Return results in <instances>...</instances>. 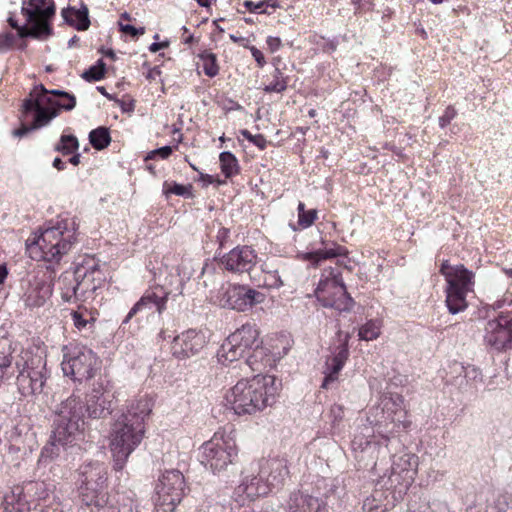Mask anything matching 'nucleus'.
Masks as SVG:
<instances>
[{
    "instance_id": "63",
    "label": "nucleus",
    "mask_w": 512,
    "mask_h": 512,
    "mask_svg": "<svg viewBox=\"0 0 512 512\" xmlns=\"http://www.w3.org/2000/svg\"><path fill=\"white\" fill-rule=\"evenodd\" d=\"M268 49L274 53L282 46V41L279 37L268 36L266 39Z\"/></svg>"
},
{
    "instance_id": "39",
    "label": "nucleus",
    "mask_w": 512,
    "mask_h": 512,
    "mask_svg": "<svg viewBox=\"0 0 512 512\" xmlns=\"http://www.w3.org/2000/svg\"><path fill=\"white\" fill-rule=\"evenodd\" d=\"M88 139L89 143L95 150L101 151L107 148L112 141L110 129L106 126H99L95 129H92L89 132Z\"/></svg>"
},
{
    "instance_id": "64",
    "label": "nucleus",
    "mask_w": 512,
    "mask_h": 512,
    "mask_svg": "<svg viewBox=\"0 0 512 512\" xmlns=\"http://www.w3.org/2000/svg\"><path fill=\"white\" fill-rule=\"evenodd\" d=\"M454 265H450L448 260H444L441 265L439 272L441 275L444 276L445 280L447 281L449 277L452 275V268Z\"/></svg>"
},
{
    "instance_id": "8",
    "label": "nucleus",
    "mask_w": 512,
    "mask_h": 512,
    "mask_svg": "<svg viewBox=\"0 0 512 512\" xmlns=\"http://www.w3.org/2000/svg\"><path fill=\"white\" fill-rule=\"evenodd\" d=\"M16 384L23 396L40 394L50 376L46 355L40 349H26L15 362Z\"/></svg>"
},
{
    "instance_id": "60",
    "label": "nucleus",
    "mask_w": 512,
    "mask_h": 512,
    "mask_svg": "<svg viewBox=\"0 0 512 512\" xmlns=\"http://www.w3.org/2000/svg\"><path fill=\"white\" fill-rule=\"evenodd\" d=\"M243 46L250 50L254 60L256 61L259 68H263L266 64L265 57L263 53L255 46L248 45L247 43H243Z\"/></svg>"
},
{
    "instance_id": "20",
    "label": "nucleus",
    "mask_w": 512,
    "mask_h": 512,
    "mask_svg": "<svg viewBox=\"0 0 512 512\" xmlns=\"http://www.w3.org/2000/svg\"><path fill=\"white\" fill-rule=\"evenodd\" d=\"M207 344L204 331L190 328L173 338L171 353L178 360H186L200 355Z\"/></svg>"
},
{
    "instance_id": "48",
    "label": "nucleus",
    "mask_w": 512,
    "mask_h": 512,
    "mask_svg": "<svg viewBox=\"0 0 512 512\" xmlns=\"http://www.w3.org/2000/svg\"><path fill=\"white\" fill-rule=\"evenodd\" d=\"M380 334V328L373 320L368 321L359 329V338L361 340L370 341L376 339Z\"/></svg>"
},
{
    "instance_id": "47",
    "label": "nucleus",
    "mask_w": 512,
    "mask_h": 512,
    "mask_svg": "<svg viewBox=\"0 0 512 512\" xmlns=\"http://www.w3.org/2000/svg\"><path fill=\"white\" fill-rule=\"evenodd\" d=\"M297 211L298 225L303 229L310 227L317 219V209L306 210L305 204L301 201L298 203Z\"/></svg>"
},
{
    "instance_id": "12",
    "label": "nucleus",
    "mask_w": 512,
    "mask_h": 512,
    "mask_svg": "<svg viewBox=\"0 0 512 512\" xmlns=\"http://www.w3.org/2000/svg\"><path fill=\"white\" fill-rule=\"evenodd\" d=\"M112 398L109 381L105 378H99L93 383L84 400L79 397L83 420L87 421V427L90 431L93 432L91 428L93 422L106 419L112 414Z\"/></svg>"
},
{
    "instance_id": "16",
    "label": "nucleus",
    "mask_w": 512,
    "mask_h": 512,
    "mask_svg": "<svg viewBox=\"0 0 512 512\" xmlns=\"http://www.w3.org/2000/svg\"><path fill=\"white\" fill-rule=\"evenodd\" d=\"M419 457L410 452L399 455L393 454L391 473L388 477H381L380 483L400 489L405 494L412 485L417 473Z\"/></svg>"
},
{
    "instance_id": "21",
    "label": "nucleus",
    "mask_w": 512,
    "mask_h": 512,
    "mask_svg": "<svg viewBox=\"0 0 512 512\" xmlns=\"http://www.w3.org/2000/svg\"><path fill=\"white\" fill-rule=\"evenodd\" d=\"M265 298V294L248 285L234 284L226 290L223 300L225 302L224 306L239 312H245L255 305L263 303Z\"/></svg>"
},
{
    "instance_id": "1",
    "label": "nucleus",
    "mask_w": 512,
    "mask_h": 512,
    "mask_svg": "<svg viewBox=\"0 0 512 512\" xmlns=\"http://www.w3.org/2000/svg\"><path fill=\"white\" fill-rule=\"evenodd\" d=\"M79 397L71 395L61 401L53 410L50 436L42 448L39 461L48 463L63 459L73 461L82 454L86 434L95 438L83 420Z\"/></svg>"
},
{
    "instance_id": "44",
    "label": "nucleus",
    "mask_w": 512,
    "mask_h": 512,
    "mask_svg": "<svg viewBox=\"0 0 512 512\" xmlns=\"http://www.w3.org/2000/svg\"><path fill=\"white\" fill-rule=\"evenodd\" d=\"M79 149V141L73 134H62L59 142L55 145L54 150L63 155H70Z\"/></svg>"
},
{
    "instance_id": "36",
    "label": "nucleus",
    "mask_w": 512,
    "mask_h": 512,
    "mask_svg": "<svg viewBox=\"0 0 512 512\" xmlns=\"http://www.w3.org/2000/svg\"><path fill=\"white\" fill-rule=\"evenodd\" d=\"M261 271L264 274L265 287L279 289L284 285L279 273V264L276 259L264 261L261 264Z\"/></svg>"
},
{
    "instance_id": "11",
    "label": "nucleus",
    "mask_w": 512,
    "mask_h": 512,
    "mask_svg": "<svg viewBox=\"0 0 512 512\" xmlns=\"http://www.w3.org/2000/svg\"><path fill=\"white\" fill-rule=\"evenodd\" d=\"M99 366L98 356L86 346L76 344L63 347L62 371L74 381L91 379Z\"/></svg>"
},
{
    "instance_id": "57",
    "label": "nucleus",
    "mask_w": 512,
    "mask_h": 512,
    "mask_svg": "<svg viewBox=\"0 0 512 512\" xmlns=\"http://www.w3.org/2000/svg\"><path fill=\"white\" fill-rule=\"evenodd\" d=\"M81 77L87 81V82H96L100 81L103 78V71L97 69L93 65L90 66L88 69H86L82 74Z\"/></svg>"
},
{
    "instance_id": "9",
    "label": "nucleus",
    "mask_w": 512,
    "mask_h": 512,
    "mask_svg": "<svg viewBox=\"0 0 512 512\" xmlns=\"http://www.w3.org/2000/svg\"><path fill=\"white\" fill-rule=\"evenodd\" d=\"M337 488L334 479L318 478L311 493L299 490L290 494L285 512H330L327 499Z\"/></svg>"
},
{
    "instance_id": "45",
    "label": "nucleus",
    "mask_w": 512,
    "mask_h": 512,
    "mask_svg": "<svg viewBox=\"0 0 512 512\" xmlns=\"http://www.w3.org/2000/svg\"><path fill=\"white\" fill-rule=\"evenodd\" d=\"M45 94L47 96H50L51 98H52V96H60L63 99L68 100V104H60V102L58 100L54 99V105H52V106L59 109V111L60 110L71 111L76 106V97L74 94H72L70 92H67L64 90H59V89H52V90L47 89V92H45Z\"/></svg>"
},
{
    "instance_id": "58",
    "label": "nucleus",
    "mask_w": 512,
    "mask_h": 512,
    "mask_svg": "<svg viewBox=\"0 0 512 512\" xmlns=\"http://www.w3.org/2000/svg\"><path fill=\"white\" fill-rule=\"evenodd\" d=\"M266 3L267 2L265 0L259 1L258 3L251 0H245L243 2V6L251 13L270 14L266 9H263Z\"/></svg>"
},
{
    "instance_id": "26",
    "label": "nucleus",
    "mask_w": 512,
    "mask_h": 512,
    "mask_svg": "<svg viewBox=\"0 0 512 512\" xmlns=\"http://www.w3.org/2000/svg\"><path fill=\"white\" fill-rule=\"evenodd\" d=\"M254 470H259L260 476L265 478L270 489L279 488L284 485L289 475L287 460L285 458L262 459L252 463Z\"/></svg>"
},
{
    "instance_id": "5",
    "label": "nucleus",
    "mask_w": 512,
    "mask_h": 512,
    "mask_svg": "<svg viewBox=\"0 0 512 512\" xmlns=\"http://www.w3.org/2000/svg\"><path fill=\"white\" fill-rule=\"evenodd\" d=\"M402 403L403 398L400 395H396L395 399L391 398L389 402L385 403L387 411L391 410L394 413V416L391 417V421L389 423L386 420L384 422L377 420L376 416L373 418L371 416H367V424L372 428L373 434H378L380 440L378 442H372L365 439L363 442L362 439H360L358 442L355 438L352 441L355 458L359 462L364 459L365 454L372 452L376 448V445H384L389 453L397 451L401 446V441L395 433H399L400 430H406L410 425V421L405 419V410L400 408Z\"/></svg>"
},
{
    "instance_id": "51",
    "label": "nucleus",
    "mask_w": 512,
    "mask_h": 512,
    "mask_svg": "<svg viewBox=\"0 0 512 512\" xmlns=\"http://www.w3.org/2000/svg\"><path fill=\"white\" fill-rule=\"evenodd\" d=\"M215 241L219 245L217 251L220 252L219 250H222L227 246V244L231 243V230L229 228L221 226V224H218Z\"/></svg>"
},
{
    "instance_id": "2",
    "label": "nucleus",
    "mask_w": 512,
    "mask_h": 512,
    "mask_svg": "<svg viewBox=\"0 0 512 512\" xmlns=\"http://www.w3.org/2000/svg\"><path fill=\"white\" fill-rule=\"evenodd\" d=\"M152 408V400L141 397L115 414L110 439L114 470L120 471L124 468L131 453L143 440L145 422Z\"/></svg>"
},
{
    "instance_id": "7",
    "label": "nucleus",
    "mask_w": 512,
    "mask_h": 512,
    "mask_svg": "<svg viewBox=\"0 0 512 512\" xmlns=\"http://www.w3.org/2000/svg\"><path fill=\"white\" fill-rule=\"evenodd\" d=\"M78 492L83 505L91 512L103 508L108 502V468L100 461H89L78 469Z\"/></svg>"
},
{
    "instance_id": "59",
    "label": "nucleus",
    "mask_w": 512,
    "mask_h": 512,
    "mask_svg": "<svg viewBox=\"0 0 512 512\" xmlns=\"http://www.w3.org/2000/svg\"><path fill=\"white\" fill-rule=\"evenodd\" d=\"M329 417L332 425L335 427L338 425L344 417V409L342 405L334 404L330 408Z\"/></svg>"
},
{
    "instance_id": "19",
    "label": "nucleus",
    "mask_w": 512,
    "mask_h": 512,
    "mask_svg": "<svg viewBox=\"0 0 512 512\" xmlns=\"http://www.w3.org/2000/svg\"><path fill=\"white\" fill-rule=\"evenodd\" d=\"M215 260H219L223 269L231 273H250L257 263V252L249 245H237L229 252L216 251Z\"/></svg>"
},
{
    "instance_id": "38",
    "label": "nucleus",
    "mask_w": 512,
    "mask_h": 512,
    "mask_svg": "<svg viewBox=\"0 0 512 512\" xmlns=\"http://www.w3.org/2000/svg\"><path fill=\"white\" fill-rule=\"evenodd\" d=\"M193 275V268L189 261L182 260L176 268V275H171L170 285L176 284L174 295H180L183 292V287Z\"/></svg>"
},
{
    "instance_id": "49",
    "label": "nucleus",
    "mask_w": 512,
    "mask_h": 512,
    "mask_svg": "<svg viewBox=\"0 0 512 512\" xmlns=\"http://www.w3.org/2000/svg\"><path fill=\"white\" fill-rule=\"evenodd\" d=\"M508 509V497L499 494L493 499L491 504L487 505L485 512H507Z\"/></svg>"
},
{
    "instance_id": "52",
    "label": "nucleus",
    "mask_w": 512,
    "mask_h": 512,
    "mask_svg": "<svg viewBox=\"0 0 512 512\" xmlns=\"http://www.w3.org/2000/svg\"><path fill=\"white\" fill-rule=\"evenodd\" d=\"M172 152L173 148L170 145H165L148 152L147 155L144 157V161L147 162L157 158L167 159L172 154Z\"/></svg>"
},
{
    "instance_id": "23",
    "label": "nucleus",
    "mask_w": 512,
    "mask_h": 512,
    "mask_svg": "<svg viewBox=\"0 0 512 512\" xmlns=\"http://www.w3.org/2000/svg\"><path fill=\"white\" fill-rule=\"evenodd\" d=\"M348 255L349 251L345 246L339 245L335 241L322 238L321 247L305 252L302 255V259L316 268L325 260L338 258V266L351 270L352 268L347 264V262H349Z\"/></svg>"
},
{
    "instance_id": "24",
    "label": "nucleus",
    "mask_w": 512,
    "mask_h": 512,
    "mask_svg": "<svg viewBox=\"0 0 512 512\" xmlns=\"http://www.w3.org/2000/svg\"><path fill=\"white\" fill-rule=\"evenodd\" d=\"M172 293V289L167 291L163 287L146 290L125 316L121 326L124 327L139 312L157 311L159 314H162L166 309L168 296Z\"/></svg>"
},
{
    "instance_id": "17",
    "label": "nucleus",
    "mask_w": 512,
    "mask_h": 512,
    "mask_svg": "<svg viewBox=\"0 0 512 512\" xmlns=\"http://www.w3.org/2000/svg\"><path fill=\"white\" fill-rule=\"evenodd\" d=\"M315 297L324 308H330L339 313H349L356 302L348 293L346 284L336 282H319L314 290Z\"/></svg>"
},
{
    "instance_id": "4",
    "label": "nucleus",
    "mask_w": 512,
    "mask_h": 512,
    "mask_svg": "<svg viewBox=\"0 0 512 512\" xmlns=\"http://www.w3.org/2000/svg\"><path fill=\"white\" fill-rule=\"evenodd\" d=\"M79 224L76 218H58L52 221L39 236L27 240V251L34 260L59 263L76 243Z\"/></svg>"
},
{
    "instance_id": "31",
    "label": "nucleus",
    "mask_w": 512,
    "mask_h": 512,
    "mask_svg": "<svg viewBox=\"0 0 512 512\" xmlns=\"http://www.w3.org/2000/svg\"><path fill=\"white\" fill-rule=\"evenodd\" d=\"M61 15L67 25L78 31H86L90 27L89 10L84 2H81L79 9L72 6L62 9Z\"/></svg>"
},
{
    "instance_id": "27",
    "label": "nucleus",
    "mask_w": 512,
    "mask_h": 512,
    "mask_svg": "<svg viewBox=\"0 0 512 512\" xmlns=\"http://www.w3.org/2000/svg\"><path fill=\"white\" fill-rule=\"evenodd\" d=\"M255 466L251 465L252 473L243 476V479L238 486V493L245 494L250 500H254L260 496L267 495L271 489L265 478L260 476L259 470H254Z\"/></svg>"
},
{
    "instance_id": "46",
    "label": "nucleus",
    "mask_w": 512,
    "mask_h": 512,
    "mask_svg": "<svg viewBox=\"0 0 512 512\" xmlns=\"http://www.w3.org/2000/svg\"><path fill=\"white\" fill-rule=\"evenodd\" d=\"M288 77L284 76L281 68L274 69L273 80L263 90L266 93H282L287 89Z\"/></svg>"
},
{
    "instance_id": "53",
    "label": "nucleus",
    "mask_w": 512,
    "mask_h": 512,
    "mask_svg": "<svg viewBox=\"0 0 512 512\" xmlns=\"http://www.w3.org/2000/svg\"><path fill=\"white\" fill-rule=\"evenodd\" d=\"M16 43V37L12 32L0 33V52L4 53L13 48Z\"/></svg>"
},
{
    "instance_id": "56",
    "label": "nucleus",
    "mask_w": 512,
    "mask_h": 512,
    "mask_svg": "<svg viewBox=\"0 0 512 512\" xmlns=\"http://www.w3.org/2000/svg\"><path fill=\"white\" fill-rule=\"evenodd\" d=\"M118 24L119 30L124 34L131 36L132 38H138L145 33V27H135L131 24H124L121 21H119Z\"/></svg>"
},
{
    "instance_id": "10",
    "label": "nucleus",
    "mask_w": 512,
    "mask_h": 512,
    "mask_svg": "<svg viewBox=\"0 0 512 512\" xmlns=\"http://www.w3.org/2000/svg\"><path fill=\"white\" fill-rule=\"evenodd\" d=\"M238 457V449L231 437H224L219 432L200 447V463L213 474L226 471Z\"/></svg>"
},
{
    "instance_id": "30",
    "label": "nucleus",
    "mask_w": 512,
    "mask_h": 512,
    "mask_svg": "<svg viewBox=\"0 0 512 512\" xmlns=\"http://www.w3.org/2000/svg\"><path fill=\"white\" fill-rule=\"evenodd\" d=\"M61 299L67 303L80 301L79 282L76 275V267L73 271L63 272L58 280Z\"/></svg>"
},
{
    "instance_id": "55",
    "label": "nucleus",
    "mask_w": 512,
    "mask_h": 512,
    "mask_svg": "<svg viewBox=\"0 0 512 512\" xmlns=\"http://www.w3.org/2000/svg\"><path fill=\"white\" fill-rule=\"evenodd\" d=\"M348 339H349V336L346 335L345 336V339L343 340L342 343H340L336 348H335V351H334V355L332 357L342 361V362H346L348 357H349V346H348Z\"/></svg>"
},
{
    "instance_id": "28",
    "label": "nucleus",
    "mask_w": 512,
    "mask_h": 512,
    "mask_svg": "<svg viewBox=\"0 0 512 512\" xmlns=\"http://www.w3.org/2000/svg\"><path fill=\"white\" fill-rule=\"evenodd\" d=\"M53 287L50 281L43 278H34L25 293V305L27 307H41L52 295Z\"/></svg>"
},
{
    "instance_id": "43",
    "label": "nucleus",
    "mask_w": 512,
    "mask_h": 512,
    "mask_svg": "<svg viewBox=\"0 0 512 512\" xmlns=\"http://www.w3.org/2000/svg\"><path fill=\"white\" fill-rule=\"evenodd\" d=\"M345 363L334 358L329 357L326 361L325 377L323 379L322 388H327L329 383L334 382L337 379L339 372L344 367Z\"/></svg>"
},
{
    "instance_id": "33",
    "label": "nucleus",
    "mask_w": 512,
    "mask_h": 512,
    "mask_svg": "<svg viewBox=\"0 0 512 512\" xmlns=\"http://www.w3.org/2000/svg\"><path fill=\"white\" fill-rule=\"evenodd\" d=\"M29 510V503L21 487H16L6 494L0 504V512H28Z\"/></svg>"
},
{
    "instance_id": "32",
    "label": "nucleus",
    "mask_w": 512,
    "mask_h": 512,
    "mask_svg": "<svg viewBox=\"0 0 512 512\" xmlns=\"http://www.w3.org/2000/svg\"><path fill=\"white\" fill-rule=\"evenodd\" d=\"M470 291L463 290L458 287L454 283H450V285L446 284L445 293H446V306L452 315L458 314L459 312L464 311L468 307L467 302V294Z\"/></svg>"
},
{
    "instance_id": "6",
    "label": "nucleus",
    "mask_w": 512,
    "mask_h": 512,
    "mask_svg": "<svg viewBox=\"0 0 512 512\" xmlns=\"http://www.w3.org/2000/svg\"><path fill=\"white\" fill-rule=\"evenodd\" d=\"M21 14L25 23L19 24L15 12H9L8 25L16 30L15 37L19 40H47L54 34L53 20L56 15L54 0H23Z\"/></svg>"
},
{
    "instance_id": "3",
    "label": "nucleus",
    "mask_w": 512,
    "mask_h": 512,
    "mask_svg": "<svg viewBox=\"0 0 512 512\" xmlns=\"http://www.w3.org/2000/svg\"><path fill=\"white\" fill-rule=\"evenodd\" d=\"M279 385L272 375L258 374L251 379H241L225 394L226 406L237 415L262 411L276 402Z\"/></svg>"
},
{
    "instance_id": "40",
    "label": "nucleus",
    "mask_w": 512,
    "mask_h": 512,
    "mask_svg": "<svg viewBox=\"0 0 512 512\" xmlns=\"http://www.w3.org/2000/svg\"><path fill=\"white\" fill-rule=\"evenodd\" d=\"M221 172L225 178H232L240 173V165L236 156L230 151H223L219 155Z\"/></svg>"
},
{
    "instance_id": "15",
    "label": "nucleus",
    "mask_w": 512,
    "mask_h": 512,
    "mask_svg": "<svg viewBox=\"0 0 512 512\" xmlns=\"http://www.w3.org/2000/svg\"><path fill=\"white\" fill-rule=\"evenodd\" d=\"M45 92L47 89L43 84L36 85L22 102L23 114L28 115L35 112L32 124L36 129L49 124L60 112L59 109L50 106L54 105V99L47 96Z\"/></svg>"
},
{
    "instance_id": "34",
    "label": "nucleus",
    "mask_w": 512,
    "mask_h": 512,
    "mask_svg": "<svg viewBox=\"0 0 512 512\" xmlns=\"http://www.w3.org/2000/svg\"><path fill=\"white\" fill-rule=\"evenodd\" d=\"M245 364L253 371H261L262 367H266L270 362L268 349L263 347L262 341L258 338L257 344L251 347V351L246 355Z\"/></svg>"
},
{
    "instance_id": "14",
    "label": "nucleus",
    "mask_w": 512,
    "mask_h": 512,
    "mask_svg": "<svg viewBox=\"0 0 512 512\" xmlns=\"http://www.w3.org/2000/svg\"><path fill=\"white\" fill-rule=\"evenodd\" d=\"M259 332L255 325L244 324L230 334L217 352L218 361L222 364L231 363L242 358L257 344Z\"/></svg>"
},
{
    "instance_id": "62",
    "label": "nucleus",
    "mask_w": 512,
    "mask_h": 512,
    "mask_svg": "<svg viewBox=\"0 0 512 512\" xmlns=\"http://www.w3.org/2000/svg\"><path fill=\"white\" fill-rule=\"evenodd\" d=\"M36 130L35 125L33 124H21V126L13 131V135L15 137L22 138L26 135H28L30 132Z\"/></svg>"
},
{
    "instance_id": "42",
    "label": "nucleus",
    "mask_w": 512,
    "mask_h": 512,
    "mask_svg": "<svg viewBox=\"0 0 512 512\" xmlns=\"http://www.w3.org/2000/svg\"><path fill=\"white\" fill-rule=\"evenodd\" d=\"M199 59L202 61L203 72L206 76L213 78L219 73V65L217 61V55L204 50L198 55Z\"/></svg>"
},
{
    "instance_id": "13",
    "label": "nucleus",
    "mask_w": 512,
    "mask_h": 512,
    "mask_svg": "<svg viewBox=\"0 0 512 512\" xmlns=\"http://www.w3.org/2000/svg\"><path fill=\"white\" fill-rule=\"evenodd\" d=\"M156 502L154 512H174L185 493V479L176 469L166 470L155 487Z\"/></svg>"
},
{
    "instance_id": "29",
    "label": "nucleus",
    "mask_w": 512,
    "mask_h": 512,
    "mask_svg": "<svg viewBox=\"0 0 512 512\" xmlns=\"http://www.w3.org/2000/svg\"><path fill=\"white\" fill-rule=\"evenodd\" d=\"M15 351L14 342L8 329L0 326V378L10 379L14 376V372L10 373L12 364V354Z\"/></svg>"
},
{
    "instance_id": "22",
    "label": "nucleus",
    "mask_w": 512,
    "mask_h": 512,
    "mask_svg": "<svg viewBox=\"0 0 512 512\" xmlns=\"http://www.w3.org/2000/svg\"><path fill=\"white\" fill-rule=\"evenodd\" d=\"M372 494L365 498L362 505L363 512H387L399 503L405 493L390 485L384 486L378 480Z\"/></svg>"
},
{
    "instance_id": "18",
    "label": "nucleus",
    "mask_w": 512,
    "mask_h": 512,
    "mask_svg": "<svg viewBox=\"0 0 512 512\" xmlns=\"http://www.w3.org/2000/svg\"><path fill=\"white\" fill-rule=\"evenodd\" d=\"M484 332V342L490 349L496 352L512 349V315L499 313L486 322Z\"/></svg>"
},
{
    "instance_id": "37",
    "label": "nucleus",
    "mask_w": 512,
    "mask_h": 512,
    "mask_svg": "<svg viewBox=\"0 0 512 512\" xmlns=\"http://www.w3.org/2000/svg\"><path fill=\"white\" fill-rule=\"evenodd\" d=\"M117 504V506H114L108 498L105 506L95 512H138L132 492L130 494H118Z\"/></svg>"
},
{
    "instance_id": "25",
    "label": "nucleus",
    "mask_w": 512,
    "mask_h": 512,
    "mask_svg": "<svg viewBox=\"0 0 512 512\" xmlns=\"http://www.w3.org/2000/svg\"><path fill=\"white\" fill-rule=\"evenodd\" d=\"M76 275L79 282L80 301L92 297L104 281V275L96 263H81L76 265Z\"/></svg>"
},
{
    "instance_id": "50",
    "label": "nucleus",
    "mask_w": 512,
    "mask_h": 512,
    "mask_svg": "<svg viewBox=\"0 0 512 512\" xmlns=\"http://www.w3.org/2000/svg\"><path fill=\"white\" fill-rule=\"evenodd\" d=\"M319 282H336L337 284H345L342 278V272L338 267H329L324 269Z\"/></svg>"
},
{
    "instance_id": "54",
    "label": "nucleus",
    "mask_w": 512,
    "mask_h": 512,
    "mask_svg": "<svg viewBox=\"0 0 512 512\" xmlns=\"http://www.w3.org/2000/svg\"><path fill=\"white\" fill-rule=\"evenodd\" d=\"M456 116L457 110L452 105L447 106L446 109L444 110L443 115L439 117V127L441 129L446 128L448 125L451 124L452 120L455 119Z\"/></svg>"
},
{
    "instance_id": "35",
    "label": "nucleus",
    "mask_w": 512,
    "mask_h": 512,
    "mask_svg": "<svg viewBox=\"0 0 512 512\" xmlns=\"http://www.w3.org/2000/svg\"><path fill=\"white\" fill-rule=\"evenodd\" d=\"M456 284L463 290L472 292L475 285V274L473 271L467 269L463 264L454 265L452 268V275L446 281V284Z\"/></svg>"
},
{
    "instance_id": "61",
    "label": "nucleus",
    "mask_w": 512,
    "mask_h": 512,
    "mask_svg": "<svg viewBox=\"0 0 512 512\" xmlns=\"http://www.w3.org/2000/svg\"><path fill=\"white\" fill-rule=\"evenodd\" d=\"M71 317L74 326L79 330L86 328L87 324L89 323V321L86 318H84L83 314L79 311H72Z\"/></svg>"
},
{
    "instance_id": "41",
    "label": "nucleus",
    "mask_w": 512,
    "mask_h": 512,
    "mask_svg": "<svg viewBox=\"0 0 512 512\" xmlns=\"http://www.w3.org/2000/svg\"><path fill=\"white\" fill-rule=\"evenodd\" d=\"M163 194L166 198H169L171 194L181 196L185 199H192L194 197L193 186L191 184L184 185L176 181H165L163 183Z\"/></svg>"
}]
</instances>
